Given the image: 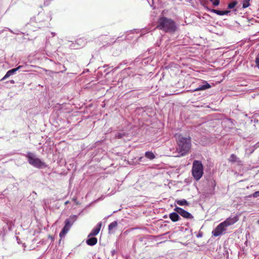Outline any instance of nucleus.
I'll return each instance as SVG.
<instances>
[{"mask_svg": "<svg viewBox=\"0 0 259 259\" xmlns=\"http://www.w3.org/2000/svg\"><path fill=\"white\" fill-rule=\"evenodd\" d=\"M156 28L165 32L173 33L177 30V26L175 22L165 17H161L159 18L157 22Z\"/></svg>", "mask_w": 259, "mask_h": 259, "instance_id": "f257e3e1", "label": "nucleus"}, {"mask_svg": "<svg viewBox=\"0 0 259 259\" xmlns=\"http://www.w3.org/2000/svg\"><path fill=\"white\" fill-rule=\"evenodd\" d=\"M177 143L178 147L177 150L180 156H184L190 151L191 147V138H185L179 135L177 137Z\"/></svg>", "mask_w": 259, "mask_h": 259, "instance_id": "f03ea898", "label": "nucleus"}, {"mask_svg": "<svg viewBox=\"0 0 259 259\" xmlns=\"http://www.w3.org/2000/svg\"><path fill=\"white\" fill-rule=\"evenodd\" d=\"M192 174L194 179L198 181L203 174V167L202 163H193Z\"/></svg>", "mask_w": 259, "mask_h": 259, "instance_id": "7ed1b4c3", "label": "nucleus"}, {"mask_svg": "<svg viewBox=\"0 0 259 259\" xmlns=\"http://www.w3.org/2000/svg\"><path fill=\"white\" fill-rule=\"evenodd\" d=\"M76 217V215H71L69 218H67L65 220V226L59 234V236L61 238H63L66 235V234L70 230L73 223L75 221Z\"/></svg>", "mask_w": 259, "mask_h": 259, "instance_id": "20e7f679", "label": "nucleus"}, {"mask_svg": "<svg viewBox=\"0 0 259 259\" xmlns=\"http://www.w3.org/2000/svg\"><path fill=\"white\" fill-rule=\"evenodd\" d=\"M226 230L227 227L223 223H221L212 231V234L213 236L217 237L225 234Z\"/></svg>", "mask_w": 259, "mask_h": 259, "instance_id": "39448f33", "label": "nucleus"}, {"mask_svg": "<svg viewBox=\"0 0 259 259\" xmlns=\"http://www.w3.org/2000/svg\"><path fill=\"white\" fill-rule=\"evenodd\" d=\"M174 210L175 211L179 213V215H181L182 217L185 219H193V216L190 213L181 207H176Z\"/></svg>", "mask_w": 259, "mask_h": 259, "instance_id": "423d86ee", "label": "nucleus"}, {"mask_svg": "<svg viewBox=\"0 0 259 259\" xmlns=\"http://www.w3.org/2000/svg\"><path fill=\"white\" fill-rule=\"evenodd\" d=\"M238 220V219L237 217H229L222 223L225 225V226L227 228L228 226L235 224Z\"/></svg>", "mask_w": 259, "mask_h": 259, "instance_id": "0eeeda50", "label": "nucleus"}, {"mask_svg": "<svg viewBox=\"0 0 259 259\" xmlns=\"http://www.w3.org/2000/svg\"><path fill=\"white\" fill-rule=\"evenodd\" d=\"M102 223L101 222H100L98 223L97 226L92 230L91 233L88 235V237H94V236L97 235L100 232Z\"/></svg>", "mask_w": 259, "mask_h": 259, "instance_id": "6e6552de", "label": "nucleus"}, {"mask_svg": "<svg viewBox=\"0 0 259 259\" xmlns=\"http://www.w3.org/2000/svg\"><path fill=\"white\" fill-rule=\"evenodd\" d=\"M22 67V66H19L18 67L13 68L12 69H11L9 70L6 74V75L4 76V77L2 78V80L6 79V78H8L9 76L12 75L13 73H14L16 71L20 69Z\"/></svg>", "mask_w": 259, "mask_h": 259, "instance_id": "1a4fd4ad", "label": "nucleus"}, {"mask_svg": "<svg viewBox=\"0 0 259 259\" xmlns=\"http://www.w3.org/2000/svg\"><path fill=\"white\" fill-rule=\"evenodd\" d=\"M29 162H41L40 160L36 157L35 154L31 152H28L27 154Z\"/></svg>", "mask_w": 259, "mask_h": 259, "instance_id": "9d476101", "label": "nucleus"}, {"mask_svg": "<svg viewBox=\"0 0 259 259\" xmlns=\"http://www.w3.org/2000/svg\"><path fill=\"white\" fill-rule=\"evenodd\" d=\"M117 221H114L108 225L109 233H113L114 232L115 230L116 229L117 227Z\"/></svg>", "mask_w": 259, "mask_h": 259, "instance_id": "9b49d317", "label": "nucleus"}, {"mask_svg": "<svg viewBox=\"0 0 259 259\" xmlns=\"http://www.w3.org/2000/svg\"><path fill=\"white\" fill-rule=\"evenodd\" d=\"M169 217L171 221L174 222H177L180 220V217L179 215V213L176 211L170 213L169 214Z\"/></svg>", "mask_w": 259, "mask_h": 259, "instance_id": "f8f14e48", "label": "nucleus"}, {"mask_svg": "<svg viewBox=\"0 0 259 259\" xmlns=\"http://www.w3.org/2000/svg\"><path fill=\"white\" fill-rule=\"evenodd\" d=\"M97 238L94 237H90L86 240V243L90 246H94L97 243Z\"/></svg>", "mask_w": 259, "mask_h": 259, "instance_id": "ddd939ff", "label": "nucleus"}, {"mask_svg": "<svg viewBox=\"0 0 259 259\" xmlns=\"http://www.w3.org/2000/svg\"><path fill=\"white\" fill-rule=\"evenodd\" d=\"M208 10L211 12H213L218 15H227L228 14H229L230 12V11H228V10L220 11V10H215V9H208Z\"/></svg>", "mask_w": 259, "mask_h": 259, "instance_id": "4468645a", "label": "nucleus"}, {"mask_svg": "<svg viewBox=\"0 0 259 259\" xmlns=\"http://www.w3.org/2000/svg\"><path fill=\"white\" fill-rule=\"evenodd\" d=\"M203 83H204L203 85H200V86H199V87L196 88L195 89V91H202V90H205L206 89L210 88V87H211L210 85L208 83H207L206 81H204L203 82Z\"/></svg>", "mask_w": 259, "mask_h": 259, "instance_id": "2eb2a0df", "label": "nucleus"}, {"mask_svg": "<svg viewBox=\"0 0 259 259\" xmlns=\"http://www.w3.org/2000/svg\"><path fill=\"white\" fill-rule=\"evenodd\" d=\"M117 165L114 166V163H111L110 166L108 167L107 168H105V169H107V172L108 173H113L115 171V167H117Z\"/></svg>", "mask_w": 259, "mask_h": 259, "instance_id": "dca6fc26", "label": "nucleus"}, {"mask_svg": "<svg viewBox=\"0 0 259 259\" xmlns=\"http://www.w3.org/2000/svg\"><path fill=\"white\" fill-rule=\"evenodd\" d=\"M33 166L38 168H42L46 166L45 163H30Z\"/></svg>", "mask_w": 259, "mask_h": 259, "instance_id": "f3484780", "label": "nucleus"}, {"mask_svg": "<svg viewBox=\"0 0 259 259\" xmlns=\"http://www.w3.org/2000/svg\"><path fill=\"white\" fill-rule=\"evenodd\" d=\"M176 202L179 204V205L183 206V205H188L189 203L185 199L182 200H176Z\"/></svg>", "mask_w": 259, "mask_h": 259, "instance_id": "a211bd4d", "label": "nucleus"}, {"mask_svg": "<svg viewBox=\"0 0 259 259\" xmlns=\"http://www.w3.org/2000/svg\"><path fill=\"white\" fill-rule=\"evenodd\" d=\"M145 156L150 160H152L155 158L154 153L150 151L146 152L145 153Z\"/></svg>", "mask_w": 259, "mask_h": 259, "instance_id": "6ab92c4d", "label": "nucleus"}, {"mask_svg": "<svg viewBox=\"0 0 259 259\" xmlns=\"http://www.w3.org/2000/svg\"><path fill=\"white\" fill-rule=\"evenodd\" d=\"M250 1V0H243L242 8H246L248 7L250 5V3H249Z\"/></svg>", "mask_w": 259, "mask_h": 259, "instance_id": "aec40b11", "label": "nucleus"}, {"mask_svg": "<svg viewBox=\"0 0 259 259\" xmlns=\"http://www.w3.org/2000/svg\"><path fill=\"white\" fill-rule=\"evenodd\" d=\"M237 5V3L235 2H233L228 4V8L229 9H232L234 7H235V6Z\"/></svg>", "mask_w": 259, "mask_h": 259, "instance_id": "412c9836", "label": "nucleus"}, {"mask_svg": "<svg viewBox=\"0 0 259 259\" xmlns=\"http://www.w3.org/2000/svg\"><path fill=\"white\" fill-rule=\"evenodd\" d=\"M212 4V5L216 7L220 4V0H209Z\"/></svg>", "mask_w": 259, "mask_h": 259, "instance_id": "4be33fe9", "label": "nucleus"}, {"mask_svg": "<svg viewBox=\"0 0 259 259\" xmlns=\"http://www.w3.org/2000/svg\"><path fill=\"white\" fill-rule=\"evenodd\" d=\"M255 64H256V66L259 68V57H257L255 58Z\"/></svg>", "mask_w": 259, "mask_h": 259, "instance_id": "5701e85b", "label": "nucleus"}, {"mask_svg": "<svg viewBox=\"0 0 259 259\" xmlns=\"http://www.w3.org/2000/svg\"><path fill=\"white\" fill-rule=\"evenodd\" d=\"M253 196L255 198L259 197V191L254 192L253 194Z\"/></svg>", "mask_w": 259, "mask_h": 259, "instance_id": "b1692460", "label": "nucleus"}, {"mask_svg": "<svg viewBox=\"0 0 259 259\" xmlns=\"http://www.w3.org/2000/svg\"><path fill=\"white\" fill-rule=\"evenodd\" d=\"M111 253L112 255H114L116 253V251L115 249H113L111 251Z\"/></svg>", "mask_w": 259, "mask_h": 259, "instance_id": "393cba45", "label": "nucleus"}, {"mask_svg": "<svg viewBox=\"0 0 259 259\" xmlns=\"http://www.w3.org/2000/svg\"><path fill=\"white\" fill-rule=\"evenodd\" d=\"M193 162H200V161H198V160H194Z\"/></svg>", "mask_w": 259, "mask_h": 259, "instance_id": "a878e982", "label": "nucleus"}, {"mask_svg": "<svg viewBox=\"0 0 259 259\" xmlns=\"http://www.w3.org/2000/svg\"><path fill=\"white\" fill-rule=\"evenodd\" d=\"M231 157L233 158L234 157H235V156L233 154V155H232Z\"/></svg>", "mask_w": 259, "mask_h": 259, "instance_id": "bb28decb", "label": "nucleus"}, {"mask_svg": "<svg viewBox=\"0 0 259 259\" xmlns=\"http://www.w3.org/2000/svg\"><path fill=\"white\" fill-rule=\"evenodd\" d=\"M257 223L259 224V219L257 221Z\"/></svg>", "mask_w": 259, "mask_h": 259, "instance_id": "cd10ccee", "label": "nucleus"}, {"mask_svg": "<svg viewBox=\"0 0 259 259\" xmlns=\"http://www.w3.org/2000/svg\"><path fill=\"white\" fill-rule=\"evenodd\" d=\"M11 83H14V81L13 80H11Z\"/></svg>", "mask_w": 259, "mask_h": 259, "instance_id": "c85d7f7f", "label": "nucleus"}]
</instances>
